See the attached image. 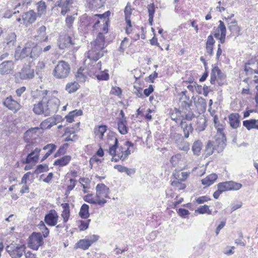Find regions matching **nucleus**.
<instances>
[{
	"label": "nucleus",
	"mask_w": 258,
	"mask_h": 258,
	"mask_svg": "<svg viewBox=\"0 0 258 258\" xmlns=\"http://www.w3.org/2000/svg\"><path fill=\"white\" fill-rule=\"evenodd\" d=\"M47 91H43L45 94L41 100L33 105V111L37 115L43 114L45 116H49L57 112L60 105L59 100L53 96L47 95Z\"/></svg>",
	"instance_id": "nucleus-1"
},
{
	"label": "nucleus",
	"mask_w": 258,
	"mask_h": 258,
	"mask_svg": "<svg viewBox=\"0 0 258 258\" xmlns=\"http://www.w3.org/2000/svg\"><path fill=\"white\" fill-rule=\"evenodd\" d=\"M215 141L209 140L205 147V154L206 157L211 155L215 152H222L226 146V137L222 132V128H218V133L215 137Z\"/></svg>",
	"instance_id": "nucleus-2"
},
{
	"label": "nucleus",
	"mask_w": 258,
	"mask_h": 258,
	"mask_svg": "<svg viewBox=\"0 0 258 258\" xmlns=\"http://www.w3.org/2000/svg\"><path fill=\"white\" fill-rule=\"evenodd\" d=\"M105 37L102 33H99L95 41L91 43V49L86 54L90 60L96 61L104 55L102 50L104 47Z\"/></svg>",
	"instance_id": "nucleus-3"
},
{
	"label": "nucleus",
	"mask_w": 258,
	"mask_h": 258,
	"mask_svg": "<svg viewBox=\"0 0 258 258\" xmlns=\"http://www.w3.org/2000/svg\"><path fill=\"white\" fill-rule=\"evenodd\" d=\"M26 145L23 150L24 152L28 153L25 160H22L23 163L30 164L31 163H36L39 157L41 149L38 148H35V144L32 141H30Z\"/></svg>",
	"instance_id": "nucleus-4"
},
{
	"label": "nucleus",
	"mask_w": 258,
	"mask_h": 258,
	"mask_svg": "<svg viewBox=\"0 0 258 258\" xmlns=\"http://www.w3.org/2000/svg\"><path fill=\"white\" fill-rule=\"evenodd\" d=\"M116 134L113 132H110L108 135V138L112 137L114 138V143L110 146L108 153L112 156L111 161L117 162L119 160L123 161V153L124 148L122 146H119V143Z\"/></svg>",
	"instance_id": "nucleus-5"
},
{
	"label": "nucleus",
	"mask_w": 258,
	"mask_h": 258,
	"mask_svg": "<svg viewBox=\"0 0 258 258\" xmlns=\"http://www.w3.org/2000/svg\"><path fill=\"white\" fill-rule=\"evenodd\" d=\"M71 70L69 62L64 60H59L55 66L52 74L57 79H64L69 76Z\"/></svg>",
	"instance_id": "nucleus-6"
},
{
	"label": "nucleus",
	"mask_w": 258,
	"mask_h": 258,
	"mask_svg": "<svg viewBox=\"0 0 258 258\" xmlns=\"http://www.w3.org/2000/svg\"><path fill=\"white\" fill-rule=\"evenodd\" d=\"M26 248L24 244L12 243L7 246L6 249L12 258H20L23 255Z\"/></svg>",
	"instance_id": "nucleus-7"
},
{
	"label": "nucleus",
	"mask_w": 258,
	"mask_h": 258,
	"mask_svg": "<svg viewBox=\"0 0 258 258\" xmlns=\"http://www.w3.org/2000/svg\"><path fill=\"white\" fill-rule=\"evenodd\" d=\"M44 243L42 235L40 232H33L28 239V246L35 250Z\"/></svg>",
	"instance_id": "nucleus-8"
},
{
	"label": "nucleus",
	"mask_w": 258,
	"mask_h": 258,
	"mask_svg": "<svg viewBox=\"0 0 258 258\" xmlns=\"http://www.w3.org/2000/svg\"><path fill=\"white\" fill-rule=\"evenodd\" d=\"M217 186L223 193L226 191L238 190L241 188L242 184L233 181H228L220 182Z\"/></svg>",
	"instance_id": "nucleus-9"
},
{
	"label": "nucleus",
	"mask_w": 258,
	"mask_h": 258,
	"mask_svg": "<svg viewBox=\"0 0 258 258\" xmlns=\"http://www.w3.org/2000/svg\"><path fill=\"white\" fill-rule=\"evenodd\" d=\"M75 44V39L68 35L60 36L57 42V45L60 49L71 48Z\"/></svg>",
	"instance_id": "nucleus-10"
},
{
	"label": "nucleus",
	"mask_w": 258,
	"mask_h": 258,
	"mask_svg": "<svg viewBox=\"0 0 258 258\" xmlns=\"http://www.w3.org/2000/svg\"><path fill=\"white\" fill-rule=\"evenodd\" d=\"M3 104L14 112L18 111L22 107L21 104L15 100L12 96L7 97L3 101Z\"/></svg>",
	"instance_id": "nucleus-11"
},
{
	"label": "nucleus",
	"mask_w": 258,
	"mask_h": 258,
	"mask_svg": "<svg viewBox=\"0 0 258 258\" xmlns=\"http://www.w3.org/2000/svg\"><path fill=\"white\" fill-rule=\"evenodd\" d=\"M58 216L55 210L52 209L48 211L45 215L44 221L49 226H54L56 225Z\"/></svg>",
	"instance_id": "nucleus-12"
},
{
	"label": "nucleus",
	"mask_w": 258,
	"mask_h": 258,
	"mask_svg": "<svg viewBox=\"0 0 258 258\" xmlns=\"http://www.w3.org/2000/svg\"><path fill=\"white\" fill-rule=\"evenodd\" d=\"M14 67V63L12 60L4 61L0 64V74L2 75L11 74Z\"/></svg>",
	"instance_id": "nucleus-13"
},
{
	"label": "nucleus",
	"mask_w": 258,
	"mask_h": 258,
	"mask_svg": "<svg viewBox=\"0 0 258 258\" xmlns=\"http://www.w3.org/2000/svg\"><path fill=\"white\" fill-rule=\"evenodd\" d=\"M17 36L15 33H9L5 39V48L7 49H13L17 42Z\"/></svg>",
	"instance_id": "nucleus-14"
},
{
	"label": "nucleus",
	"mask_w": 258,
	"mask_h": 258,
	"mask_svg": "<svg viewBox=\"0 0 258 258\" xmlns=\"http://www.w3.org/2000/svg\"><path fill=\"white\" fill-rule=\"evenodd\" d=\"M96 198L100 199L101 197L108 198L109 194V188L104 183H99L96 186Z\"/></svg>",
	"instance_id": "nucleus-15"
},
{
	"label": "nucleus",
	"mask_w": 258,
	"mask_h": 258,
	"mask_svg": "<svg viewBox=\"0 0 258 258\" xmlns=\"http://www.w3.org/2000/svg\"><path fill=\"white\" fill-rule=\"evenodd\" d=\"M29 42L26 43L24 47L22 49L20 53L18 50H16L15 53V59L16 60L23 59L26 57L29 56L30 57V47H29Z\"/></svg>",
	"instance_id": "nucleus-16"
},
{
	"label": "nucleus",
	"mask_w": 258,
	"mask_h": 258,
	"mask_svg": "<svg viewBox=\"0 0 258 258\" xmlns=\"http://www.w3.org/2000/svg\"><path fill=\"white\" fill-rule=\"evenodd\" d=\"M30 47V58L35 59L37 58L42 53V47L35 44L34 42H29Z\"/></svg>",
	"instance_id": "nucleus-17"
},
{
	"label": "nucleus",
	"mask_w": 258,
	"mask_h": 258,
	"mask_svg": "<svg viewBox=\"0 0 258 258\" xmlns=\"http://www.w3.org/2000/svg\"><path fill=\"white\" fill-rule=\"evenodd\" d=\"M229 123L230 126L234 129L239 127L240 124V115L237 113H232L228 116Z\"/></svg>",
	"instance_id": "nucleus-18"
},
{
	"label": "nucleus",
	"mask_w": 258,
	"mask_h": 258,
	"mask_svg": "<svg viewBox=\"0 0 258 258\" xmlns=\"http://www.w3.org/2000/svg\"><path fill=\"white\" fill-rule=\"evenodd\" d=\"M22 19L26 25L32 24L36 19V14L32 10L29 11L23 14Z\"/></svg>",
	"instance_id": "nucleus-19"
},
{
	"label": "nucleus",
	"mask_w": 258,
	"mask_h": 258,
	"mask_svg": "<svg viewBox=\"0 0 258 258\" xmlns=\"http://www.w3.org/2000/svg\"><path fill=\"white\" fill-rule=\"evenodd\" d=\"M228 29L231 32V34L234 36H238L241 28L238 26L236 20H233L228 23Z\"/></svg>",
	"instance_id": "nucleus-20"
},
{
	"label": "nucleus",
	"mask_w": 258,
	"mask_h": 258,
	"mask_svg": "<svg viewBox=\"0 0 258 258\" xmlns=\"http://www.w3.org/2000/svg\"><path fill=\"white\" fill-rule=\"evenodd\" d=\"M180 125L183 130L184 137L185 138H188L189 133H191L194 130L191 123L187 124L182 119L181 121Z\"/></svg>",
	"instance_id": "nucleus-21"
},
{
	"label": "nucleus",
	"mask_w": 258,
	"mask_h": 258,
	"mask_svg": "<svg viewBox=\"0 0 258 258\" xmlns=\"http://www.w3.org/2000/svg\"><path fill=\"white\" fill-rule=\"evenodd\" d=\"M243 125L248 130L253 128L258 130V119H250L244 120Z\"/></svg>",
	"instance_id": "nucleus-22"
},
{
	"label": "nucleus",
	"mask_w": 258,
	"mask_h": 258,
	"mask_svg": "<svg viewBox=\"0 0 258 258\" xmlns=\"http://www.w3.org/2000/svg\"><path fill=\"white\" fill-rule=\"evenodd\" d=\"M71 159V156L69 155L63 156L59 159L54 161L53 165L55 166H64L69 164Z\"/></svg>",
	"instance_id": "nucleus-23"
},
{
	"label": "nucleus",
	"mask_w": 258,
	"mask_h": 258,
	"mask_svg": "<svg viewBox=\"0 0 258 258\" xmlns=\"http://www.w3.org/2000/svg\"><path fill=\"white\" fill-rule=\"evenodd\" d=\"M46 27L44 26H41L37 31V35L36 37L39 38V41L41 42H46L48 40V36L46 33Z\"/></svg>",
	"instance_id": "nucleus-24"
},
{
	"label": "nucleus",
	"mask_w": 258,
	"mask_h": 258,
	"mask_svg": "<svg viewBox=\"0 0 258 258\" xmlns=\"http://www.w3.org/2000/svg\"><path fill=\"white\" fill-rule=\"evenodd\" d=\"M61 206L63 209L61 216L63 218V222L66 223L68 222L70 215V206L69 204L67 203L61 204Z\"/></svg>",
	"instance_id": "nucleus-25"
},
{
	"label": "nucleus",
	"mask_w": 258,
	"mask_h": 258,
	"mask_svg": "<svg viewBox=\"0 0 258 258\" xmlns=\"http://www.w3.org/2000/svg\"><path fill=\"white\" fill-rule=\"evenodd\" d=\"M197 127L196 130L199 132H202L204 131L206 127V119L204 116H199L197 118Z\"/></svg>",
	"instance_id": "nucleus-26"
},
{
	"label": "nucleus",
	"mask_w": 258,
	"mask_h": 258,
	"mask_svg": "<svg viewBox=\"0 0 258 258\" xmlns=\"http://www.w3.org/2000/svg\"><path fill=\"white\" fill-rule=\"evenodd\" d=\"M217 175L215 173H212L208 175L206 178L202 180V183L203 185L210 186L212 185L217 179Z\"/></svg>",
	"instance_id": "nucleus-27"
},
{
	"label": "nucleus",
	"mask_w": 258,
	"mask_h": 258,
	"mask_svg": "<svg viewBox=\"0 0 258 258\" xmlns=\"http://www.w3.org/2000/svg\"><path fill=\"white\" fill-rule=\"evenodd\" d=\"M91 246L89 240L87 238L80 239L75 244V248H81L83 250H86Z\"/></svg>",
	"instance_id": "nucleus-28"
},
{
	"label": "nucleus",
	"mask_w": 258,
	"mask_h": 258,
	"mask_svg": "<svg viewBox=\"0 0 258 258\" xmlns=\"http://www.w3.org/2000/svg\"><path fill=\"white\" fill-rule=\"evenodd\" d=\"M219 22V25L218 26V29L221 32V35L218 39H219L221 43H224L225 42L226 35V28L225 24L223 21L220 20Z\"/></svg>",
	"instance_id": "nucleus-29"
},
{
	"label": "nucleus",
	"mask_w": 258,
	"mask_h": 258,
	"mask_svg": "<svg viewBox=\"0 0 258 258\" xmlns=\"http://www.w3.org/2000/svg\"><path fill=\"white\" fill-rule=\"evenodd\" d=\"M89 206L86 204H83L79 212V216L82 219H87L89 217L90 214L89 212Z\"/></svg>",
	"instance_id": "nucleus-30"
},
{
	"label": "nucleus",
	"mask_w": 258,
	"mask_h": 258,
	"mask_svg": "<svg viewBox=\"0 0 258 258\" xmlns=\"http://www.w3.org/2000/svg\"><path fill=\"white\" fill-rule=\"evenodd\" d=\"M117 128L119 133L121 135H125L128 133L126 120H118L117 122Z\"/></svg>",
	"instance_id": "nucleus-31"
},
{
	"label": "nucleus",
	"mask_w": 258,
	"mask_h": 258,
	"mask_svg": "<svg viewBox=\"0 0 258 258\" xmlns=\"http://www.w3.org/2000/svg\"><path fill=\"white\" fill-rule=\"evenodd\" d=\"M183 112L185 114V117L183 119V120H191L195 118H197L200 115V113L198 111H195V113H194L191 109Z\"/></svg>",
	"instance_id": "nucleus-32"
},
{
	"label": "nucleus",
	"mask_w": 258,
	"mask_h": 258,
	"mask_svg": "<svg viewBox=\"0 0 258 258\" xmlns=\"http://www.w3.org/2000/svg\"><path fill=\"white\" fill-rule=\"evenodd\" d=\"M213 68L211 73L210 76V82L212 84H215V81L217 79V75L220 74V69L217 65L212 66Z\"/></svg>",
	"instance_id": "nucleus-33"
},
{
	"label": "nucleus",
	"mask_w": 258,
	"mask_h": 258,
	"mask_svg": "<svg viewBox=\"0 0 258 258\" xmlns=\"http://www.w3.org/2000/svg\"><path fill=\"white\" fill-rule=\"evenodd\" d=\"M107 130V125L103 124L99 125L98 128H95V133L96 136H98L100 139H102L104 136V134L106 132Z\"/></svg>",
	"instance_id": "nucleus-34"
},
{
	"label": "nucleus",
	"mask_w": 258,
	"mask_h": 258,
	"mask_svg": "<svg viewBox=\"0 0 258 258\" xmlns=\"http://www.w3.org/2000/svg\"><path fill=\"white\" fill-rule=\"evenodd\" d=\"M147 9L149 13V23L150 25L152 26L155 13V6L154 4H150L148 5Z\"/></svg>",
	"instance_id": "nucleus-35"
},
{
	"label": "nucleus",
	"mask_w": 258,
	"mask_h": 258,
	"mask_svg": "<svg viewBox=\"0 0 258 258\" xmlns=\"http://www.w3.org/2000/svg\"><path fill=\"white\" fill-rule=\"evenodd\" d=\"M34 77V70L30 69H26L21 74V77L22 79H31Z\"/></svg>",
	"instance_id": "nucleus-36"
},
{
	"label": "nucleus",
	"mask_w": 258,
	"mask_h": 258,
	"mask_svg": "<svg viewBox=\"0 0 258 258\" xmlns=\"http://www.w3.org/2000/svg\"><path fill=\"white\" fill-rule=\"evenodd\" d=\"M202 148V143L200 141H195L192 146V151L196 155H199Z\"/></svg>",
	"instance_id": "nucleus-37"
},
{
	"label": "nucleus",
	"mask_w": 258,
	"mask_h": 258,
	"mask_svg": "<svg viewBox=\"0 0 258 258\" xmlns=\"http://www.w3.org/2000/svg\"><path fill=\"white\" fill-rule=\"evenodd\" d=\"M79 85L77 83L71 82L68 83L66 86V90L69 93L75 92L79 89Z\"/></svg>",
	"instance_id": "nucleus-38"
},
{
	"label": "nucleus",
	"mask_w": 258,
	"mask_h": 258,
	"mask_svg": "<svg viewBox=\"0 0 258 258\" xmlns=\"http://www.w3.org/2000/svg\"><path fill=\"white\" fill-rule=\"evenodd\" d=\"M69 144L68 143H64L62 144L59 147L57 152L54 154V157L56 158L64 155L66 153Z\"/></svg>",
	"instance_id": "nucleus-39"
},
{
	"label": "nucleus",
	"mask_w": 258,
	"mask_h": 258,
	"mask_svg": "<svg viewBox=\"0 0 258 258\" xmlns=\"http://www.w3.org/2000/svg\"><path fill=\"white\" fill-rule=\"evenodd\" d=\"M180 107L182 110V112H184L188 109H190V106L192 104V101L182 100L180 99Z\"/></svg>",
	"instance_id": "nucleus-40"
},
{
	"label": "nucleus",
	"mask_w": 258,
	"mask_h": 258,
	"mask_svg": "<svg viewBox=\"0 0 258 258\" xmlns=\"http://www.w3.org/2000/svg\"><path fill=\"white\" fill-rule=\"evenodd\" d=\"M195 212H198L201 214L207 213L209 215H211L212 214L211 210L209 209V206L206 205L199 207L197 210H196Z\"/></svg>",
	"instance_id": "nucleus-41"
},
{
	"label": "nucleus",
	"mask_w": 258,
	"mask_h": 258,
	"mask_svg": "<svg viewBox=\"0 0 258 258\" xmlns=\"http://www.w3.org/2000/svg\"><path fill=\"white\" fill-rule=\"evenodd\" d=\"M49 170L48 166L46 164H39L35 169L34 173L39 174L44 172H47Z\"/></svg>",
	"instance_id": "nucleus-42"
},
{
	"label": "nucleus",
	"mask_w": 258,
	"mask_h": 258,
	"mask_svg": "<svg viewBox=\"0 0 258 258\" xmlns=\"http://www.w3.org/2000/svg\"><path fill=\"white\" fill-rule=\"evenodd\" d=\"M177 146L179 149L181 151L187 152L189 150V143L183 140L177 144Z\"/></svg>",
	"instance_id": "nucleus-43"
},
{
	"label": "nucleus",
	"mask_w": 258,
	"mask_h": 258,
	"mask_svg": "<svg viewBox=\"0 0 258 258\" xmlns=\"http://www.w3.org/2000/svg\"><path fill=\"white\" fill-rule=\"evenodd\" d=\"M91 219H88L87 221L80 220L78 222L80 223L79 228L80 231H84L88 228Z\"/></svg>",
	"instance_id": "nucleus-44"
},
{
	"label": "nucleus",
	"mask_w": 258,
	"mask_h": 258,
	"mask_svg": "<svg viewBox=\"0 0 258 258\" xmlns=\"http://www.w3.org/2000/svg\"><path fill=\"white\" fill-rule=\"evenodd\" d=\"M83 71V69L81 68H79L76 75L77 80L80 82H84L86 78V76L82 73Z\"/></svg>",
	"instance_id": "nucleus-45"
},
{
	"label": "nucleus",
	"mask_w": 258,
	"mask_h": 258,
	"mask_svg": "<svg viewBox=\"0 0 258 258\" xmlns=\"http://www.w3.org/2000/svg\"><path fill=\"white\" fill-rule=\"evenodd\" d=\"M96 77L99 81H107L109 79V74L105 72L101 71L99 74L96 75Z\"/></svg>",
	"instance_id": "nucleus-46"
},
{
	"label": "nucleus",
	"mask_w": 258,
	"mask_h": 258,
	"mask_svg": "<svg viewBox=\"0 0 258 258\" xmlns=\"http://www.w3.org/2000/svg\"><path fill=\"white\" fill-rule=\"evenodd\" d=\"M36 128H32L28 130L25 133L24 135V139L26 143H28L29 141H30L31 138L32 137L33 131Z\"/></svg>",
	"instance_id": "nucleus-47"
},
{
	"label": "nucleus",
	"mask_w": 258,
	"mask_h": 258,
	"mask_svg": "<svg viewBox=\"0 0 258 258\" xmlns=\"http://www.w3.org/2000/svg\"><path fill=\"white\" fill-rule=\"evenodd\" d=\"M171 138L177 144L183 140L182 135L176 133L172 134Z\"/></svg>",
	"instance_id": "nucleus-48"
},
{
	"label": "nucleus",
	"mask_w": 258,
	"mask_h": 258,
	"mask_svg": "<svg viewBox=\"0 0 258 258\" xmlns=\"http://www.w3.org/2000/svg\"><path fill=\"white\" fill-rule=\"evenodd\" d=\"M75 18L71 15H67L66 18V25L69 28H71L75 21Z\"/></svg>",
	"instance_id": "nucleus-49"
},
{
	"label": "nucleus",
	"mask_w": 258,
	"mask_h": 258,
	"mask_svg": "<svg viewBox=\"0 0 258 258\" xmlns=\"http://www.w3.org/2000/svg\"><path fill=\"white\" fill-rule=\"evenodd\" d=\"M178 215L183 218H185L189 215V212L185 209L179 208L177 211Z\"/></svg>",
	"instance_id": "nucleus-50"
},
{
	"label": "nucleus",
	"mask_w": 258,
	"mask_h": 258,
	"mask_svg": "<svg viewBox=\"0 0 258 258\" xmlns=\"http://www.w3.org/2000/svg\"><path fill=\"white\" fill-rule=\"evenodd\" d=\"M56 146H53L51 148L49 149V150L46 153L41 160V162H42L46 160L56 149Z\"/></svg>",
	"instance_id": "nucleus-51"
},
{
	"label": "nucleus",
	"mask_w": 258,
	"mask_h": 258,
	"mask_svg": "<svg viewBox=\"0 0 258 258\" xmlns=\"http://www.w3.org/2000/svg\"><path fill=\"white\" fill-rule=\"evenodd\" d=\"M132 12V9H131V6L130 4L128 3L124 10L125 18L131 17Z\"/></svg>",
	"instance_id": "nucleus-52"
},
{
	"label": "nucleus",
	"mask_w": 258,
	"mask_h": 258,
	"mask_svg": "<svg viewBox=\"0 0 258 258\" xmlns=\"http://www.w3.org/2000/svg\"><path fill=\"white\" fill-rule=\"evenodd\" d=\"M110 15V12L109 11H107L102 14H96L95 15V17H99L101 19H103V22H105V21L108 19V17Z\"/></svg>",
	"instance_id": "nucleus-53"
},
{
	"label": "nucleus",
	"mask_w": 258,
	"mask_h": 258,
	"mask_svg": "<svg viewBox=\"0 0 258 258\" xmlns=\"http://www.w3.org/2000/svg\"><path fill=\"white\" fill-rule=\"evenodd\" d=\"M211 199L206 196H202L196 199V202L199 204H203L206 202H208V201H210Z\"/></svg>",
	"instance_id": "nucleus-54"
},
{
	"label": "nucleus",
	"mask_w": 258,
	"mask_h": 258,
	"mask_svg": "<svg viewBox=\"0 0 258 258\" xmlns=\"http://www.w3.org/2000/svg\"><path fill=\"white\" fill-rule=\"evenodd\" d=\"M92 194H88L83 197V200L86 202H87L92 204H96L95 200H94L92 198Z\"/></svg>",
	"instance_id": "nucleus-55"
},
{
	"label": "nucleus",
	"mask_w": 258,
	"mask_h": 258,
	"mask_svg": "<svg viewBox=\"0 0 258 258\" xmlns=\"http://www.w3.org/2000/svg\"><path fill=\"white\" fill-rule=\"evenodd\" d=\"M46 6L45 3L43 1H40L38 3L37 10L38 12L43 13L45 12Z\"/></svg>",
	"instance_id": "nucleus-56"
},
{
	"label": "nucleus",
	"mask_w": 258,
	"mask_h": 258,
	"mask_svg": "<svg viewBox=\"0 0 258 258\" xmlns=\"http://www.w3.org/2000/svg\"><path fill=\"white\" fill-rule=\"evenodd\" d=\"M90 3L93 6L96 8H101L104 5L101 0H92Z\"/></svg>",
	"instance_id": "nucleus-57"
},
{
	"label": "nucleus",
	"mask_w": 258,
	"mask_h": 258,
	"mask_svg": "<svg viewBox=\"0 0 258 258\" xmlns=\"http://www.w3.org/2000/svg\"><path fill=\"white\" fill-rule=\"evenodd\" d=\"M121 90L119 87H112L110 93L113 95L119 96L121 94Z\"/></svg>",
	"instance_id": "nucleus-58"
},
{
	"label": "nucleus",
	"mask_w": 258,
	"mask_h": 258,
	"mask_svg": "<svg viewBox=\"0 0 258 258\" xmlns=\"http://www.w3.org/2000/svg\"><path fill=\"white\" fill-rule=\"evenodd\" d=\"M154 91V88L152 85H150L149 87L144 90V94L148 97Z\"/></svg>",
	"instance_id": "nucleus-59"
},
{
	"label": "nucleus",
	"mask_w": 258,
	"mask_h": 258,
	"mask_svg": "<svg viewBox=\"0 0 258 258\" xmlns=\"http://www.w3.org/2000/svg\"><path fill=\"white\" fill-rule=\"evenodd\" d=\"M215 43V40L213 38V36L212 34L208 36L206 45H212L214 46Z\"/></svg>",
	"instance_id": "nucleus-60"
},
{
	"label": "nucleus",
	"mask_w": 258,
	"mask_h": 258,
	"mask_svg": "<svg viewBox=\"0 0 258 258\" xmlns=\"http://www.w3.org/2000/svg\"><path fill=\"white\" fill-rule=\"evenodd\" d=\"M70 11V9L69 8V6L65 5L63 4L62 8H61L60 14L62 16H64L66 15V14L67 13H68Z\"/></svg>",
	"instance_id": "nucleus-61"
},
{
	"label": "nucleus",
	"mask_w": 258,
	"mask_h": 258,
	"mask_svg": "<svg viewBox=\"0 0 258 258\" xmlns=\"http://www.w3.org/2000/svg\"><path fill=\"white\" fill-rule=\"evenodd\" d=\"M70 182L72 183L70 185H68L67 188L68 189L69 191H71L73 189V188L75 187V186L76 185L77 181L73 178H71L70 179Z\"/></svg>",
	"instance_id": "nucleus-62"
},
{
	"label": "nucleus",
	"mask_w": 258,
	"mask_h": 258,
	"mask_svg": "<svg viewBox=\"0 0 258 258\" xmlns=\"http://www.w3.org/2000/svg\"><path fill=\"white\" fill-rule=\"evenodd\" d=\"M75 117V115L72 111L70 112V113L66 116V118L67 121L69 123H71L74 121V118Z\"/></svg>",
	"instance_id": "nucleus-63"
},
{
	"label": "nucleus",
	"mask_w": 258,
	"mask_h": 258,
	"mask_svg": "<svg viewBox=\"0 0 258 258\" xmlns=\"http://www.w3.org/2000/svg\"><path fill=\"white\" fill-rule=\"evenodd\" d=\"M26 87L24 86L21 87L19 88H18L16 90V93L18 97L21 96L22 94L26 91Z\"/></svg>",
	"instance_id": "nucleus-64"
}]
</instances>
